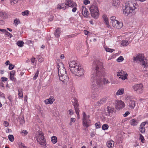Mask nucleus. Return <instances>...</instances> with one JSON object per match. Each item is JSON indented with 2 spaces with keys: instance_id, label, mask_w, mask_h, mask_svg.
<instances>
[{
  "instance_id": "f257e3e1",
  "label": "nucleus",
  "mask_w": 148,
  "mask_h": 148,
  "mask_svg": "<svg viewBox=\"0 0 148 148\" xmlns=\"http://www.w3.org/2000/svg\"><path fill=\"white\" fill-rule=\"evenodd\" d=\"M105 71L103 64L100 60H97L93 62L91 73V82L92 89L94 90L98 91L97 87L102 88L104 87L103 85L110 83L106 79L102 77Z\"/></svg>"
},
{
  "instance_id": "f03ea898",
  "label": "nucleus",
  "mask_w": 148,
  "mask_h": 148,
  "mask_svg": "<svg viewBox=\"0 0 148 148\" xmlns=\"http://www.w3.org/2000/svg\"><path fill=\"white\" fill-rule=\"evenodd\" d=\"M69 64V69L72 74L79 77H81L84 75V71L81 66L79 65L77 61H70Z\"/></svg>"
},
{
  "instance_id": "7ed1b4c3",
  "label": "nucleus",
  "mask_w": 148,
  "mask_h": 148,
  "mask_svg": "<svg viewBox=\"0 0 148 148\" xmlns=\"http://www.w3.org/2000/svg\"><path fill=\"white\" fill-rule=\"evenodd\" d=\"M138 5L135 2L129 1L127 3L125 4V7H123V13L124 14L128 15L132 13L136 9L138 8Z\"/></svg>"
},
{
  "instance_id": "20e7f679",
  "label": "nucleus",
  "mask_w": 148,
  "mask_h": 148,
  "mask_svg": "<svg viewBox=\"0 0 148 148\" xmlns=\"http://www.w3.org/2000/svg\"><path fill=\"white\" fill-rule=\"evenodd\" d=\"M90 11L92 16L94 18H97L99 15V12L97 7V4L94 3L90 8Z\"/></svg>"
},
{
  "instance_id": "39448f33",
  "label": "nucleus",
  "mask_w": 148,
  "mask_h": 148,
  "mask_svg": "<svg viewBox=\"0 0 148 148\" xmlns=\"http://www.w3.org/2000/svg\"><path fill=\"white\" fill-rule=\"evenodd\" d=\"M36 140L43 147H46V141L44 138V134L42 132H38Z\"/></svg>"
},
{
  "instance_id": "423d86ee",
  "label": "nucleus",
  "mask_w": 148,
  "mask_h": 148,
  "mask_svg": "<svg viewBox=\"0 0 148 148\" xmlns=\"http://www.w3.org/2000/svg\"><path fill=\"white\" fill-rule=\"evenodd\" d=\"M133 60L134 61L136 62L138 61H140V64L144 66V67H147V64L145 62L146 59H144V56L143 54H138L136 56L134 57Z\"/></svg>"
},
{
  "instance_id": "0eeeda50",
  "label": "nucleus",
  "mask_w": 148,
  "mask_h": 148,
  "mask_svg": "<svg viewBox=\"0 0 148 148\" xmlns=\"http://www.w3.org/2000/svg\"><path fill=\"white\" fill-rule=\"evenodd\" d=\"M58 69V75L59 76L67 74L66 70L64 68V65L62 63L58 64L57 66Z\"/></svg>"
},
{
  "instance_id": "6e6552de",
  "label": "nucleus",
  "mask_w": 148,
  "mask_h": 148,
  "mask_svg": "<svg viewBox=\"0 0 148 148\" xmlns=\"http://www.w3.org/2000/svg\"><path fill=\"white\" fill-rule=\"evenodd\" d=\"M65 4L67 6L72 8V11L73 12H75L77 10V6L76 3L71 0H66Z\"/></svg>"
},
{
  "instance_id": "1a4fd4ad",
  "label": "nucleus",
  "mask_w": 148,
  "mask_h": 148,
  "mask_svg": "<svg viewBox=\"0 0 148 148\" xmlns=\"http://www.w3.org/2000/svg\"><path fill=\"white\" fill-rule=\"evenodd\" d=\"M83 124L84 126L86 127L84 130H88V128H87L90 125L91 123L90 120V119H87V116L85 113L84 112L83 113Z\"/></svg>"
},
{
  "instance_id": "9d476101",
  "label": "nucleus",
  "mask_w": 148,
  "mask_h": 148,
  "mask_svg": "<svg viewBox=\"0 0 148 148\" xmlns=\"http://www.w3.org/2000/svg\"><path fill=\"white\" fill-rule=\"evenodd\" d=\"M143 85L142 84H137L134 85L132 86V88L134 91H137L139 93H142L143 92Z\"/></svg>"
},
{
  "instance_id": "9b49d317",
  "label": "nucleus",
  "mask_w": 148,
  "mask_h": 148,
  "mask_svg": "<svg viewBox=\"0 0 148 148\" xmlns=\"http://www.w3.org/2000/svg\"><path fill=\"white\" fill-rule=\"evenodd\" d=\"M127 72L122 70L119 71V72L117 73V76H120L119 78L123 80L127 79Z\"/></svg>"
},
{
  "instance_id": "f8f14e48",
  "label": "nucleus",
  "mask_w": 148,
  "mask_h": 148,
  "mask_svg": "<svg viewBox=\"0 0 148 148\" xmlns=\"http://www.w3.org/2000/svg\"><path fill=\"white\" fill-rule=\"evenodd\" d=\"M127 101L130 108L133 109L136 105L135 101L132 99H130L128 97L127 98Z\"/></svg>"
},
{
  "instance_id": "ddd939ff",
  "label": "nucleus",
  "mask_w": 148,
  "mask_h": 148,
  "mask_svg": "<svg viewBox=\"0 0 148 148\" xmlns=\"http://www.w3.org/2000/svg\"><path fill=\"white\" fill-rule=\"evenodd\" d=\"M125 107V104L121 100L118 101L116 104V108L118 109H121Z\"/></svg>"
},
{
  "instance_id": "4468645a",
  "label": "nucleus",
  "mask_w": 148,
  "mask_h": 148,
  "mask_svg": "<svg viewBox=\"0 0 148 148\" xmlns=\"http://www.w3.org/2000/svg\"><path fill=\"white\" fill-rule=\"evenodd\" d=\"M112 24L113 26L115 28L120 29L123 26V23L120 22L118 21H115Z\"/></svg>"
},
{
  "instance_id": "2eb2a0df",
  "label": "nucleus",
  "mask_w": 148,
  "mask_h": 148,
  "mask_svg": "<svg viewBox=\"0 0 148 148\" xmlns=\"http://www.w3.org/2000/svg\"><path fill=\"white\" fill-rule=\"evenodd\" d=\"M60 80L63 82L64 84L66 83L69 81V77L67 76V74L59 76Z\"/></svg>"
},
{
  "instance_id": "dca6fc26",
  "label": "nucleus",
  "mask_w": 148,
  "mask_h": 148,
  "mask_svg": "<svg viewBox=\"0 0 148 148\" xmlns=\"http://www.w3.org/2000/svg\"><path fill=\"white\" fill-rule=\"evenodd\" d=\"M54 100L53 97H51L49 99L45 100V102L46 104H51L53 103Z\"/></svg>"
},
{
  "instance_id": "f3484780",
  "label": "nucleus",
  "mask_w": 148,
  "mask_h": 148,
  "mask_svg": "<svg viewBox=\"0 0 148 148\" xmlns=\"http://www.w3.org/2000/svg\"><path fill=\"white\" fill-rule=\"evenodd\" d=\"M102 17L103 20L105 21L106 24L107 25V27H109L110 26L109 23L108 22V19L107 17V15L104 14L102 16Z\"/></svg>"
},
{
  "instance_id": "a211bd4d",
  "label": "nucleus",
  "mask_w": 148,
  "mask_h": 148,
  "mask_svg": "<svg viewBox=\"0 0 148 148\" xmlns=\"http://www.w3.org/2000/svg\"><path fill=\"white\" fill-rule=\"evenodd\" d=\"M82 11L83 13V15L88 16L89 14V13L88 10L84 6L82 7Z\"/></svg>"
},
{
  "instance_id": "6ab92c4d",
  "label": "nucleus",
  "mask_w": 148,
  "mask_h": 148,
  "mask_svg": "<svg viewBox=\"0 0 148 148\" xmlns=\"http://www.w3.org/2000/svg\"><path fill=\"white\" fill-rule=\"evenodd\" d=\"M114 145V142L112 140L109 141L107 142V145L109 148H112L113 147Z\"/></svg>"
},
{
  "instance_id": "aec40b11",
  "label": "nucleus",
  "mask_w": 148,
  "mask_h": 148,
  "mask_svg": "<svg viewBox=\"0 0 148 148\" xmlns=\"http://www.w3.org/2000/svg\"><path fill=\"white\" fill-rule=\"evenodd\" d=\"M60 30L59 28H58L56 29L55 32V36L56 37L58 38L60 36Z\"/></svg>"
},
{
  "instance_id": "412c9836",
  "label": "nucleus",
  "mask_w": 148,
  "mask_h": 148,
  "mask_svg": "<svg viewBox=\"0 0 148 148\" xmlns=\"http://www.w3.org/2000/svg\"><path fill=\"white\" fill-rule=\"evenodd\" d=\"M124 89L123 88H121L117 90L116 93V95H122L124 93Z\"/></svg>"
},
{
  "instance_id": "4be33fe9",
  "label": "nucleus",
  "mask_w": 148,
  "mask_h": 148,
  "mask_svg": "<svg viewBox=\"0 0 148 148\" xmlns=\"http://www.w3.org/2000/svg\"><path fill=\"white\" fill-rule=\"evenodd\" d=\"M0 17L2 18H5L7 17V15L5 12H0Z\"/></svg>"
},
{
  "instance_id": "5701e85b",
  "label": "nucleus",
  "mask_w": 148,
  "mask_h": 148,
  "mask_svg": "<svg viewBox=\"0 0 148 148\" xmlns=\"http://www.w3.org/2000/svg\"><path fill=\"white\" fill-rule=\"evenodd\" d=\"M121 44L123 46H126L129 44V42L127 40H123L121 42Z\"/></svg>"
},
{
  "instance_id": "b1692460",
  "label": "nucleus",
  "mask_w": 148,
  "mask_h": 148,
  "mask_svg": "<svg viewBox=\"0 0 148 148\" xmlns=\"http://www.w3.org/2000/svg\"><path fill=\"white\" fill-rule=\"evenodd\" d=\"M130 124L131 125L133 126H135L137 125L138 122L137 121L134 119H132L130 121Z\"/></svg>"
},
{
  "instance_id": "393cba45",
  "label": "nucleus",
  "mask_w": 148,
  "mask_h": 148,
  "mask_svg": "<svg viewBox=\"0 0 148 148\" xmlns=\"http://www.w3.org/2000/svg\"><path fill=\"white\" fill-rule=\"evenodd\" d=\"M107 111L109 114L112 113L113 112L114 108L110 106H108L107 108Z\"/></svg>"
},
{
  "instance_id": "a878e982",
  "label": "nucleus",
  "mask_w": 148,
  "mask_h": 148,
  "mask_svg": "<svg viewBox=\"0 0 148 148\" xmlns=\"http://www.w3.org/2000/svg\"><path fill=\"white\" fill-rule=\"evenodd\" d=\"M51 140L53 143L55 144L57 142V138L56 136H53L51 137Z\"/></svg>"
},
{
  "instance_id": "bb28decb",
  "label": "nucleus",
  "mask_w": 148,
  "mask_h": 148,
  "mask_svg": "<svg viewBox=\"0 0 148 148\" xmlns=\"http://www.w3.org/2000/svg\"><path fill=\"white\" fill-rule=\"evenodd\" d=\"M18 96L20 97L23 98V95L22 89L19 88L18 90Z\"/></svg>"
},
{
  "instance_id": "cd10ccee",
  "label": "nucleus",
  "mask_w": 148,
  "mask_h": 148,
  "mask_svg": "<svg viewBox=\"0 0 148 148\" xmlns=\"http://www.w3.org/2000/svg\"><path fill=\"white\" fill-rule=\"evenodd\" d=\"M24 44V43L23 41H18L16 43L17 45L20 47H22Z\"/></svg>"
},
{
  "instance_id": "c85d7f7f",
  "label": "nucleus",
  "mask_w": 148,
  "mask_h": 148,
  "mask_svg": "<svg viewBox=\"0 0 148 148\" xmlns=\"http://www.w3.org/2000/svg\"><path fill=\"white\" fill-rule=\"evenodd\" d=\"M14 22L15 26H17V25L20 23V22L19 19L16 18L14 20Z\"/></svg>"
},
{
  "instance_id": "c756f323",
  "label": "nucleus",
  "mask_w": 148,
  "mask_h": 148,
  "mask_svg": "<svg viewBox=\"0 0 148 148\" xmlns=\"http://www.w3.org/2000/svg\"><path fill=\"white\" fill-rule=\"evenodd\" d=\"M119 2V0H113L112 5L113 6H116L118 4Z\"/></svg>"
},
{
  "instance_id": "7c9ffc66",
  "label": "nucleus",
  "mask_w": 148,
  "mask_h": 148,
  "mask_svg": "<svg viewBox=\"0 0 148 148\" xmlns=\"http://www.w3.org/2000/svg\"><path fill=\"white\" fill-rule=\"evenodd\" d=\"M108 125L107 124H105L103 125L102 128L103 130H106L108 129Z\"/></svg>"
},
{
  "instance_id": "2f4dec72",
  "label": "nucleus",
  "mask_w": 148,
  "mask_h": 148,
  "mask_svg": "<svg viewBox=\"0 0 148 148\" xmlns=\"http://www.w3.org/2000/svg\"><path fill=\"white\" fill-rule=\"evenodd\" d=\"M8 138L11 142H13L14 139V136L12 135H9L8 136Z\"/></svg>"
},
{
  "instance_id": "473e14b6",
  "label": "nucleus",
  "mask_w": 148,
  "mask_h": 148,
  "mask_svg": "<svg viewBox=\"0 0 148 148\" xmlns=\"http://www.w3.org/2000/svg\"><path fill=\"white\" fill-rule=\"evenodd\" d=\"M39 69H38V70L36 72V73H35L34 76L33 78L34 80L36 79L37 78V77H38V75L39 74Z\"/></svg>"
},
{
  "instance_id": "72a5a7b5",
  "label": "nucleus",
  "mask_w": 148,
  "mask_h": 148,
  "mask_svg": "<svg viewBox=\"0 0 148 148\" xmlns=\"http://www.w3.org/2000/svg\"><path fill=\"white\" fill-rule=\"evenodd\" d=\"M105 49L106 51L110 52H112L114 50V49H110L108 47L105 48Z\"/></svg>"
},
{
  "instance_id": "f704fd0d",
  "label": "nucleus",
  "mask_w": 148,
  "mask_h": 148,
  "mask_svg": "<svg viewBox=\"0 0 148 148\" xmlns=\"http://www.w3.org/2000/svg\"><path fill=\"white\" fill-rule=\"evenodd\" d=\"M140 131L142 133H144L145 132V129L144 127L140 126Z\"/></svg>"
},
{
  "instance_id": "c9c22d12",
  "label": "nucleus",
  "mask_w": 148,
  "mask_h": 148,
  "mask_svg": "<svg viewBox=\"0 0 148 148\" xmlns=\"http://www.w3.org/2000/svg\"><path fill=\"white\" fill-rule=\"evenodd\" d=\"M140 139L141 140V142L142 143H145V140L144 137L140 134Z\"/></svg>"
},
{
  "instance_id": "e433bc0d",
  "label": "nucleus",
  "mask_w": 148,
  "mask_h": 148,
  "mask_svg": "<svg viewBox=\"0 0 148 148\" xmlns=\"http://www.w3.org/2000/svg\"><path fill=\"white\" fill-rule=\"evenodd\" d=\"M116 17L115 16H112L110 18V19L111 21V22L112 23V25L113 24V23H114L115 21H118L117 20H116Z\"/></svg>"
},
{
  "instance_id": "4c0bfd02",
  "label": "nucleus",
  "mask_w": 148,
  "mask_h": 148,
  "mask_svg": "<svg viewBox=\"0 0 148 148\" xmlns=\"http://www.w3.org/2000/svg\"><path fill=\"white\" fill-rule=\"evenodd\" d=\"M124 60V58L122 56H120L117 59L116 61L118 62H122Z\"/></svg>"
},
{
  "instance_id": "58836bf2",
  "label": "nucleus",
  "mask_w": 148,
  "mask_h": 148,
  "mask_svg": "<svg viewBox=\"0 0 148 148\" xmlns=\"http://www.w3.org/2000/svg\"><path fill=\"white\" fill-rule=\"evenodd\" d=\"M29 14V11L27 10L25 11L22 12V14L24 16H27Z\"/></svg>"
},
{
  "instance_id": "ea45409f",
  "label": "nucleus",
  "mask_w": 148,
  "mask_h": 148,
  "mask_svg": "<svg viewBox=\"0 0 148 148\" xmlns=\"http://www.w3.org/2000/svg\"><path fill=\"white\" fill-rule=\"evenodd\" d=\"M21 133L23 136H25L27 134L28 132L26 130H23L21 132Z\"/></svg>"
},
{
  "instance_id": "a19ab883",
  "label": "nucleus",
  "mask_w": 148,
  "mask_h": 148,
  "mask_svg": "<svg viewBox=\"0 0 148 148\" xmlns=\"http://www.w3.org/2000/svg\"><path fill=\"white\" fill-rule=\"evenodd\" d=\"M105 102V99H101L99 101H98V103L100 105L102 104L103 103Z\"/></svg>"
},
{
  "instance_id": "79ce46f5",
  "label": "nucleus",
  "mask_w": 148,
  "mask_h": 148,
  "mask_svg": "<svg viewBox=\"0 0 148 148\" xmlns=\"http://www.w3.org/2000/svg\"><path fill=\"white\" fill-rule=\"evenodd\" d=\"M76 112V113L77 115L78 116L79 115V110L78 108H74Z\"/></svg>"
},
{
  "instance_id": "37998d69",
  "label": "nucleus",
  "mask_w": 148,
  "mask_h": 148,
  "mask_svg": "<svg viewBox=\"0 0 148 148\" xmlns=\"http://www.w3.org/2000/svg\"><path fill=\"white\" fill-rule=\"evenodd\" d=\"M95 125L96 128H100L101 126V125H100L99 123H96L95 124Z\"/></svg>"
},
{
  "instance_id": "c03bdc74",
  "label": "nucleus",
  "mask_w": 148,
  "mask_h": 148,
  "mask_svg": "<svg viewBox=\"0 0 148 148\" xmlns=\"http://www.w3.org/2000/svg\"><path fill=\"white\" fill-rule=\"evenodd\" d=\"M73 106H74V108H78L79 105L77 103V101H75L74 103H73Z\"/></svg>"
},
{
  "instance_id": "a18cd8bd",
  "label": "nucleus",
  "mask_w": 148,
  "mask_h": 148,
  "mask_svg": "<svg viewBox=\"0 0 148 148\" xmlns=\"http://www.w3.org/2000/svg\"><path fill=\"white\" fill-rule=\"evenodd\" d=\"M14 65H13L11 64H10L9 65V69L10 70H12L14 68Z\"/></svg>"
},
{
  "instance_id": "49530a36",
  "label": "nucleus",
  "mask_w": 148,
  "mask_h": 148,
  "mask_svg": "<svg viewBox=\"0 0 148 148\" xmlns=\"http://www.w3.org/2000/svg\"><path fill=\"white\" fill-rule=\"evenodd\" d=\"M84 3L85 5H87L90 3V1L89 0H84Z\"/></svg>"
},
{
  "instance_id": "de8ad7c7",
  "label": "nucleus",
  "mask_w": 148,
  "mask_h": 148,
  "mask_svg": "<svg viewBox=\"0 0 148 148\" xmlns=\"http://www.w3.org/2000/svg\"><path fill=\"white\" fill-rule=\"evenodd\" d=\"M3 125L5 127H7L9 125V123L7 121H4L3 123Z\"/></svg>"
},
{
  "instance_id": "09e8293b",
  "label": "nucleus",
  "mask_w": 148,
  "mask_h": 148,
  "mask_svg": "<svg viewBox=\"0 0 148 148\" xmlns=\"http://www.w3.org/2000/svg\"><path fill=\"white\" fill-rule=\"evenodd\" d=\"M11 3L12 4V3L14 4L16 3L18 1V0H10Z\"/></svg>"
},
{
  "instance_id": "8fccbe9b",
  "label": "nucleus",
  "mask_w": 148,
  "mask_h": 148,
  "mask_svg": "<svg viewBox=\"0 0 148 148\" xmlns=\"http://www.w3.org/2000/svg\"><path fill=\"white\" fill-rule=\"evenodd\" d=\"M65 5H65V3H62L61 4V5L62 6V7H63L64 8H62V9L63 10H65L66 8L67 7Z\"/></svg>"
},
{
  "instance_id": "3c124183",
  "label": "nucleus",
  "mask_w": 148,
  "mask_h": 148,
  "mask_svg": "<svg viewBox=\"0 0 148 148\" xmlns=\"http://www.w3.org/2000/svg\"><path fill=\"white\" fill-rule=\"evenodd\" d=\"M5 34L7 35L8 37L10 38H11V37L12 36V35L8 31H7L5 33Z\"/></svg>"
},
{
  "instance_id": "603ef678",
  "label": "nucleus",
  "mask_w": 148,
  "mask_h": 148,
  "mask_svg": "<svg viewBox=\"0 0 148 148\" xmlns=\"http://www.w3.org/2000/svg\"><path fill=\"white\" fill-rule=\"evenodd\" d=\"M1 81L2 82L6 81L8 80V78L6 77H2L1 78Z\"/></svg>"
},
{
  "instance_id": "864d4df0",
  "label": "nucleus",
  "mask_w": 148,
  "mask_h": 148,
  "mask_svg": "<svg viewBox=\"0 0 148 148\" xmlns=\"http://www.w3.org/2000/svg\"><path fill=\"white\" fill-rule=\"evenodd\" d=\"M147 123V122H144L142 123L140 126H142L143 127H144L145 124Z\"/></svg>"
},
{
  "instance_id": "5fc2aeb1",
  "label": "nucleus",
  "mask_w": 148,
  "mask_h": 148,
  "mask_svg": "<svg viewBox=\"0 0 148 148\" xmlns=\"http://www.w3.org/2000/svg\"><path fill=\"white\" fill-rule=\"evenodd\" d=\"M25 123V121L23 118V119L22 118L20 121V124H23L24 123Z\"/></svg>"
},
{
  "instance_id": "6e6d98bb",
  "label": "nucleus",
  "mask_w": 148,
  "mask_h": 148,
  "mask_svg": "<svg viewBox=\"0 0 148 148\" xmlns=\"http://www.w3.org/2000/svg\"><path fill=\"white\" fill-rule=\"evenodd\" d=\"M15 73V71L14 70H13L11 71L10 73V75H14Z\"/></svg>"
},
{
  "instance_id": "4d7b16f0",
  "label": "nucleus",
  "mask_w": 148,
  "mask_h": 148,
  "mask_svg": "<svg viewBox=\"0 0 148 148\" xmlns=\"http://www.w3.org/2000/svg\"><path fill=\"white\" fill-rule=\"evenodd\" d=\"M130 114V112L129 111H127L123 114V116H124V117H125L127 116Z\"/></svg>"
},
{
  "instance_id": "13d9d810",
  "label": "nucleus",
  "mask_w": 148,
  "mask_h": 148,
  "mask_svg": "<svg viewBox=\"0 0 148 148\" xmlns=\"http://www.w3.org/2000/svg\"><path fill=\"white\" fill-rule=\"evenodd\" d=\"M0 97L5 98L4 94L0 91Z\"/></svg>"
},
{
  "instance_id": "bf43d9fd",
  "label": "nucleus",
  "mask_w": 148,
  "mask_h": 148,
  "mask_svg": "<svg viewBox=\"0 0 148 148\" xmlns=\"http://www.w3.org/2000/svg\"><path fill=\"white\" fill-rule=\"evenodd\" d=\"M53 18L54 16H51L50 18L49 19V21H53Z\"/></svg>"
},
{
  "instance_id": "052dcab7",
  "label": "nucleus",
  "mask_w": 148,
  "mask_h": 148,
  "mask_svg": "<svg viewBox=\"0 0 148 148\" xmlns=\"http://www.w3.org/2000/svg\"><path fill=\"white\" fill-rule=\"evenodd\" d=\"M96 97V95L93 94L91 95V97L92 99H95V100L96 98H95Z\"/></svg>"
},
{
  "instance_id": "680f3d73",
  "label": "nucleus",
  "mask_w": 148,
  "mask_h": 148,
  "mask_svg": "<svg viewBox=\"0 0 148 148\" xmlns=\"http://www.w3.org/2000/svg\"><path fill=\"white\" fill-rule=\"evenodd\" d=\"M57 8L60 9H62V8H64L63 7H62V6L61 5L59 4L57 6Z\"/></svg>"
},
{
  "instance_id": "e2e57ef3",
  "label": "nucleus",
  "mask_w": 148,
  "mask_h": 148,
  "mask_svg": "<svg viewBox=\"0 0 148 148\" xmlns=\"http://www.w3.org/2000/svg\"><path fill=\"white\" fill-rule=\"evenodd\" d=\"M4 87V85L3 84V83L2 81L0 80V87Z\"/></svg>"
},
{
  "instance_id": "0e129e2a",
  "label": "nucleus",
  "mask_w": 148,
  "mask_h": 148,
  "mask_svg": "<svg viewBox=\"0 0 148 148\" xmlns=\"http://www.w3.org/2000/svg\"><path fill=\"white\" fill-rule=\"evenodd\" d=\"M0 31L4 33H6L7 31L6 30V29H0Z\"/></svg>"
},
{
  "instance_id": "69168bd1",
  "label": "nucleus",
  "mask_w": 148,
  "mask_h": 148,
  "mask_svg": "<svg viewBox=\"0 0 148 148\" xmlns=\"http://www.w3.org/2000/svg\"><path fill=\"white\" fill-rule=\"evenodd\" d=\"M69 114L71 115L73 114V112L72 110H69Z\"/></svg>"
},
{
  "instance_id": "338daca9",
  "label": "nucleus",
  "mask_w": 148,
  "mask_h": 148,
  "mask_svg": "<svg viewBox=\"0 0 148 148\" xmlns=\"http://www.w3.org/2000/svg\"><path fill=\"white\" fill-rule=\"evenodd\" d=\"M75 118H72L71 119V121L72 122H75Z\"/></svg>"
},
{
  "instance_id": "774afa93",
  "label": "nucleus",
  "mask_w": 148,
  "mask_h": 148,
  "mask_svg": "<svg viewBox=\"0 0 148 148\" xmlns=\"http://www.w3.org/2000/svg\"><path fill=\"white\" fill-rule=\"evenodd\" d=\"M10 79L11 80H13L14 78V75H10Z\"/></svg>"
}]
</instances>
